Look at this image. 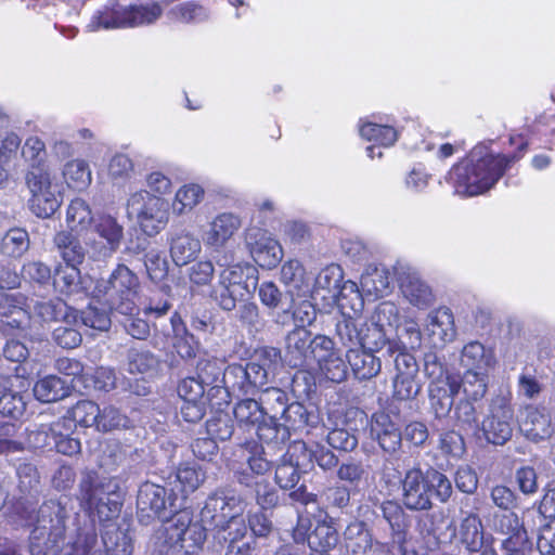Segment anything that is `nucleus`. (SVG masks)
<instances>
[{"mask_svg":"<svg viewBox=\"0 0 555 555\" xmlns=\"http://www.w3.org/2000/svg\"><path fill=\"white\" fill-rule=\"evenodd\" d=\"M29 248V236L21 228L10 229L1 240L0 250L9 257H21Z\"/></svg>","mask_w":555,"mask_h":555,"instance_id":"603ef678","label":"nucleus"},{"mask_svg":"<svg viewBox=\"0 0 555 555\" xmlns=\"http://www.w3.org/2000/svg\"><path fill=\"white\" fill-rule=\"evenodd\" d=\"M457 385L467 399L472 401L480 400L487 392L488 373H483V371H465Z\"/></svg>","mask_w":555,"mask_h":555,"instance_id":"3c124183","label":"nucleus"},{"mask_svg":"<svg viewBox=\"0 0 555 555\" xmlns=\"http://www.w3.org/2000/svg\"><path fill=\"white\" fill-rule=\"evenodd\" d=\"M388 356L395 357L396 375L417 376L418 365L413 354L408 351L403 341L393 339L388 344Z\"/></svg>","mask_w":555,"mask_h":555,"instance_id":"de8ad7c7","label":"nucleus"},{"mask_svg":"<svg viewBox=\"0 0 555 555\" xmlns=\"http://www.w3.org/2000/svg\"><path fill=\"white\" fill-rule=\"evenodd\" d=\"M79 318L83 325L98 331L104 332L111 327L109 314L105 310H100L92 305H89L88 308L80 313L78 312V319Z\"/></svg>","mask_w":555,"mask_h":555,"instance_id":"338daca9","label":"nucleus"},{"mask_svg":"<svg viewBox=\"0 0 555 555\" xmlns=\"http://www.w3.org/2000/svg\"><path fill=\"white\" fill-rule=\"evenodd\" d=\"M455 535L468 552H480L485 544V531L479 515L474 512L462 511V519Z\"/></svg>","mask_w":555,"mask_h":555,"instance_id":"bb28decb","label":"nucleus"},{"mask_svg":"<svg viewBox=\"0 0 555 555\" xmlns=\"http://www.w3.org/2000/svg\"><path fill=\"white\" fill-rule=\"evenodd\" d=\"M236 478L241 485L254 488L256 501L261 508H270L278 504V493L266 477H253L246 470H241L236 473Z\"/></svg>","mask_w":555,"mask_h":555,"instance_id":"ea45409f","label":"nucleus"},{"mask_svg":"<svg viewBox=\"0 0 555 555\" xmlns=\"http://www.w3.org/2000/svg\"><path fill=\"white\" fill-rule=\"evenodd\" d=\"M35 398L44 403L60 401L70 393L69 385L56 375H47L36 382L34 386Z\"/></svg>","mask_w":555,"mask_h":555,"instance_id":"58836bf2","label":"nucleus"},{"mask_svg":"<svg viewBox=\"0 0 555 555\" xmlns=\"http://www.w3.org/2000/svg\"><path fill=\"white\" fill-rule=\"evenodd\" d=\"M245 243L255 262L264 269L275 268L283 258L280 243L263 228L250 225L245 231Z\"/></svg>","mask_w":555,"mask_h":555,"instance_id":"dca6fc26","label":"nucleus"},{"mask_svg":"<svg viewBox=\"0 0 555 555\" xmlns=\"http://www.w3.org/2000/svg\"><path fill=\"white\" fill-rule=\"evenodd\" d=\"M258 402L268 421L259 426V439L264 442L286 440L287 428L278 423L287 406L286 392L276 387H267L261 390Z\"/></svg>","mask_w":555,"mask_h":555,"instance_id":"f8f14e48","label":"nucleus"},{"mask_svg":"<svg viewBox=\"0 0 555 555\" xmlns=\"http://www.w3.org/2000/svg\"><path fill=\"white\" fill-rule=\"evenodd\" d=\"M315 341L317 335L311 337V333L307 328L297 326L285 337V361L292 367L310 365L314 358L312 352Z\"/></svg>","mask_w":555,"mask_h":555,"instance_id":"a211bd4d","label":"nucleus"},{"mask_svg":"<svg viewBox=\"0 0 555 555\" xmlns=\"http://www.w3.org/2000/svg\"><path fill=\"white\" fill-rule=\"evenodd\" d=\"M54 244L65 261V266L78 267L86 257V248L80 241L68 231H60L54 236Z\"/></svg>","mask_w":555,"mask_h":555,"instance_id":"a19ab883","label":"nucleus"},{"mask_svg":"<svg viewBox=\"0 0 555 555\" xmlns=\"http://www.w3.org/2000/svg\"><path fill=\"white\" fill-rule=\"evenodd\" d=\"M269 367L256 361L242 364H231L223 374L224 386L240 396L255 395L261 391L268 383Z\"/></svg>","mask_w":555,"mask_h":555,"instance_id":"ddd939ff","label":"nucleus"},{"mask_svg":"<svg viewBox=\"0 0 555 555\" xmlns=\"http://www.w3.org/2000/svg\"><path fill=\"white\" fill-rule=\"evenodd\" d=\"M206 429L215 441L216 439L224 441L232 437L234 427L229 415L221 413L206 422Z\"/></svg>","mask_w":555,"mask_h":555,"instance_id":"0e129e2a","label":"nucleus"},{"mask_svg":"<svg viewBox=\"0 0 555 555\" xmlns=\"http://www.w3.org/2000/svg\"><path fill=\"white\" fill-rule=\"evenodd\" d=\"M100 416L101 409L95 402L91 400H80L68 411V416L60 418L69 420L70 429H73L75 424L81 427H96Z\"/></svg>","mask_w":555,"mask_h":555,"instance_id":"49530a36","label":"nucleus"},{"mask_svg":"<svg viewBox=\"0 0 555 555\" xmlns=\"http://www.w3.org/2000/svg\"><path fill=\"white\" fill-rule=\"evenodd\" d=\"M495 530L506 537L503 540L506 551H525L529 546L527 530L513 512L496 516Z\"/></svg>","mask_w":555,"mask_h":555,"instance_id":"a878e982","label":"nucleus"},{"mask_svg":"<svg viewBox=\"0 0 555 555\" xmlns=\"http://www.w3.org/2000/svg\"><path fill=\"white\" fill-rule=\"evenodd\" d=\"M241 227L242 220L237 215L233 212L218 214L204 232V243L214 248L223 247Z\"/></svg>","mask_w":555,"mask_h":555,"instance_id":"393cba45","label":"nucleus"},{"mask_svg":"<svg viewBox=\"0 0 555 555\" xmlns=\"http://www.w3.org/2000/svg\"><path fill=\"white\" fill-rule=\"evenodd\" d=\"M401 292L403 297L418 309H427L436 300L431 287L416 274H409L402 280Z\"/></svg>","mask_w":555,"mask_h":555,"instance_id":"473e14b6","label":"nucleus"},{"mask_svg":"<svg viewBox=\"0 0 555 555\" xmlns=\"http://www.w3.org/2000/svg\"><path fill=\"white\" fill-rule=\"evenodd\" d=\"M129 218L134 217L141 231L147 236L160 233L169 222V204L147 190L131 193L126 203Z\"/></svg>","mask_w":555,"mask_h":555,"instance_id":"6e6552de","label":"nucleus"},{"mask_svg":"<svg viewBox=\"0 0 555 555\" xmlns=\"http://www.w3.org/2000/svg\"><path fill=\"white\" fill-rule=\"evenodd\" d=\"M205 197V190L197 183L181 185L175 193L171 209L173 215L181 217L190 214Z\"/></svg>","mask_w":555,"mask_h":555,"instance_id":"4c0bfd02","label":"nucleus"},{"mask_svg":"<svg viewBox=\"0 0 555 555\" xmlns=\"http://www.w3.org/2000/svg\"><path fill=\"white\" fill-rule=\"evenodd\" d=\"M217 539L224 543L242 541L247 534V524L244 516L214 526Z\"/></svg>","mask_w":555,"mask_h":555,"instance_id":"680f3d73","label":"nucleus"},{"mask_svg":"<svg viewBox=\"0 0 555 555\" xmlns=\"http://www.w3.org/2000/svg\"><path fill=\"white\" fill-rule=\"evenodd\" d=\"M144 266L149 278L153 282H160L167 276V261L162 257L160 253L155 249H152L145 254Z\"/></svg>","mask_w":555,"mask_h":555,"instance_id":"774afa93","label":"nucleus"},{"mask_svg":"<svg viewBox=\"0 0 555 555\" xmlns=\"http://www.w3.org/2000/svg\"><path fill=\"white\" fill-rule=\"evenodd\" d=\"M26 297L21 293H0V325L5 330L23 328L30 314Z\"/></svg>","mask_w":555,"mask_h":555,"instance_id":"412c9836","label":"nucleus"},{"mask_svg":"<svg viewBox=\"0 0 555 555\" xmlns=\"http://www.w3.org/2000/svg\"><path fill=\"white\" fill-rule=\"evenodd\" d=\"M364 323L352 319H344L336 325V332L341 343L349 348H360Z\"/></svg>","mask_w":555,"mask_h":555,"instance_id":"bf43d9fd","label":"nucleus"},{"mask_svg":"<svg viewBox=\"0 0 555 555\" xmlns=\"http://www.w3.org/2000/svg\"><path fill=\"white\" fill-rule=\"evenodd\" d=\"M93 228L101 241L90 243L91 257L95 260L112 257L124 240V225L116 217L103 212L95 217Z\"/></svg>","mask_w":555,"mask_h":555,"instance_id":"2eb2a0df","label":"nucleus"},{"mask_svg":"<svg viewBox=\"0 0 555 555\" xmlns=\"http://www.w3.org/2000/svg\"><path fill=\"white\" fill-rule=\"evenodd\" d=\"M70 429L69 420L57 418L53 422L35 423L27 429L26 446L29 449H43L51 447L62 430Z\"/></svg>","mask_w":555,"mask_h":555,"instance_id":"c85d7f7f","label":"nucleus"},{"mask_svg":"<svg viewBox=\"0 0 555 555\" xmlns=\"http://www.w3.org/2000/svg\"><path fill=\"white\" fill-rule=\"evenodd\" d=\"M233 413L241 426H256L259 436V426L268 423L259 402L251 398L241 399L235 403Z\"/></svg>","mask_w":555,"mask_h":555,"instance_id":"a18cd8bd","label":"nucleus"},{"mask_svg":"<svg viewBox=\"0 0 555 555\" xmlns=\"http://www.w3.org/2000/svg\"><path fill=\"white\" fill-rule=\"evenodd\" d=\"M89 204L82 198H74L66 210V223L70 231H82L94 222Z\"/></svg>","mask_w":555,"mask_h":555,"instance_id":"8fccbe9b","label":"nucleus"},{"mask_svg":"<svg viewBox=\"0 0 555 555\" xmlns=\"http://www.w3.org/2000/svg\"><path fill=\"white\" fill-rule=\"evenodd\" d=\"M68 517L69 511L61 501L44 502L37 512L29 535L30 555H104L93 526L66 533ZM103 543L105 555H131V544L121 532L117 533L114 546L105 538Z\"/></svg>","mask_w":555,"mask_h":555,"instance_id":"f257e3e1","label":"nucleus"},{"mask_svg":"<svg viewBox=\"0 0 555 555\" xmlns=\"http://www.w3.org/2000/svg\"><path fill=\"white\" fill-rule=\"evenodd\" d=\"M370 433L372 439L376 440L386 453L392 454L401 447L402 434L398 425L384 412L373 414Z\"/></svg>","mask_w":555,"mask_h":555,"instance_id":"b1692460","label":"nucleus"},{"mask_svg":"<svg viewBox=\"0 0 555 555\" xmlns=\"http://www.w3.org/2000/svg\"><path fill=\"white\" fill-rule=\"evenodd\" d=\"M34 313L42 322L63 320L66 324H76L78 321V311L61 299L36 302Z\"/></svg>","mask_w":555,"mask_h":555,"instance_id":"f704fd0d","label":"nucleus"},{"mask_svg":"<svg viewBox=\"0 0 555 555\" xmlns=\"http://www.w3.org/2000/svg\"><path fill=\"white\" fill-rule=\"evenodd\" d=\"M130 425L127 415L121 413L116 406L107 405L101 410L96 429L103 433L112 431L115 429H125Z\"/></svg>","mask_w":555,"mask_h":555,"instance_id":"052dcab7","label":"nucleus"},{"mask_svg":"<svg viewBox=\"0 0 555 555\" xmlns=\"http://www.w3.org/2000/svg\"><path fill=\"white\" fill-rule=\"evenodd\" d=\"M62 176L66 185L76 191H83L92 181L88 163L79 158L65 163L62 168Z\"/></svg>","mask_w":555,"mask_h":555,"instance_id":"c03bdc74","label":"nucleus"},{"mask_svg":"<svg viewBox=\"0 0 555 555\" xmlns=\"http://www.w3.org/2000/svg\"><path fill=\"white\" fill-rule=\"evenodd\" d=\"M343 272L340 267L331 264L322 269L315 276L309 295L314 301L321 300L326 306L335 304L340 296Z\"/></svg>","mask_w":555,"mask_h":555,"instance_id":"5701e85b","label":"nucleus"},{"mask_svg":"<svg viewBox=\"0 0 555 555\" xmlns=\"http://www.w3.org/2000/svg\"><path fill=\"white\" fill-rule=\"evenodd\" d=\"M177 488L186 498L190 493L195 492L206 480V470L196 462L180 463L176 469Z\"/></svg>","mask_w":555,"mask_h":555,"instance_id":"c9c22d12","label":"nucleus"},{"mask_svg":"<svg viewBox=\"0 0 555 555\" xmlns=\"http://www.w3.org/2000/svg\"><path fill=\"white\" fill-rule=\"evenodd\" d=\"M393 339L386 338L384 327L380 323H364V331L360 348L371 352H377L386 348V353L388 354V344Z\"/></svg>","mask_w":555,"mask_h":555,"instance_id":"4d7b16f0","label":"nucleus"},{"mask_svg":"<svg viewBox=\"0 0 555 555\" xmlns=\"http://www.w3.org/2000/svg\"><path fill=\"white\" fill-rule=\"evenodd\" d=\"M403 504L412 511H426L431 508V496L446 503L452 495L450 479L435 468L423 472L412 468L405 473L402 480Z\"/></svg>","mask_w":555,"mask_h":555,"instance_id":"20e7f679","label":"nucleus"},{"mask_svg":"<svg viewBox=\"0 0 555 555\" xmlns=\"http://www.w3.org/2000/svg\"><path fill=\"white\" fill-rule=\"evenodd\" d=\"M53 287L63 296H72L82 292L80 271L75 266H59L53 275Z\"/></svg>","mask_w":555,"mask_h":555,"instance_id":"37998d69","label":"nucleus"},{"mask_svg":"<svg viewBox=\"0 0 555 555\" xmlns=\"http://www.w3.org/2000/svg\"><path fill=\"white\" fill-rule=\"evenodd\" d=\"M169 253L178 267L186 266L197 259L202 253L199 238L185 228H176L169 232Z\"/></svg>","mask_w":555,"mask_h":555,"instance_id":"aec40b11","label":"nucleus"},{"mask_svg":"<svg viewBox=\"0 0 555 555\" xmlns=\"http://www.w3.org/2000/svg\"><path fill=\"white\" fill-rule=\"evenodd\" d=\"M322 376L334 383H341L348 376V366L335 341L326 335L318 334L312 352Z\"/></svg>","mask_w":555,"mask_h":555,"instance_id":"4468645a","label":"nucleus"},{"mask_svg":"<svg viewBox=\"0 0 555 555\" xmlns=\"http://www.w3.org/2000/svg\"><path fill=\"white\" fill-rule=\"evenodd\" d=\"M163 13L158 3L122 5L117 0H111L98 9L86 25L89 33L132 28L154 23Z\"/></svg>","mask_w":555,"mask_h":555,"instance_id":"39448f33","label":"nucleus"},{"mask_svg":"<svg viewBox=\"0 0 555 555\" xmlns=\"http://www.w3.org/2000/svg\"><path fill=\"white\" fill-rule=\"evenodd\" d=\"M517 153L505 155L493 153L487 145H477L449 171L447 181L461 196H477L492 189L502 176L522 156L528 140L522 133L509 137Z\"/></svg>","mask_w":555,"mask_h":555,"instance_id":"7ed1b4c3","label":"nucleus"},{"mask_svg":"<svg viewBox=\"0 0 555 555\" xmlns=\"http://www.w3.org/2000/svg\"><path fill=\"white\" fill-rule=\"evenodd\" d=\"M178 496L168 491L165 487L145 482L138 492V509L147 517L152 515L166 518L171 513H177L182 505L177 504Z\"/></svg>","mask_w":555,"mask_h":555,"instance_id":"f3484780","label":"nucleus"},{"mask_svg":"<svg viewBox=\"0 0 555 555\" xmlns=\"http://www.w3.org/2000/svg\"><path fill=\"white\" fill-rule=\"evenodd\" d=\"M118 491L116 478L89 472L80 481V504L90 515H96L100 520H109L120 511Z\"/></svg>","mask_w":555,"mask_h":555,"instance_id":"423d86ee","label":"nucleus"},{"mask_svg":"<svg viewBox=\"0 0 555 555\" xmlns=\"http://www.w3.org/2000/svg\"><path fill=\"white\" fill-rule=\"evenodd\" d=\"M424 332L434 347H443L453 341L456 327L451 309L439 307L431 310L426 317Z\"/></svg>","mask_w":555,"mask_h":555,"instance_id":"6ab92c4d","label":"nucleus"},{"mask_svg":"<svg viewBox=\"0 0 555 555\" xmlns=\"http://www.w3.org/2000/svg\"><path fill=\"white\" fill-rule=\"evenodd\" d=\"M313 454L314 444L308 447L306 442L297 440L289 444L283 457L301 472H306L313 466Z\"/></svg>","mask_w":555,"mask_h":555,"instance_id":"5fc2aeb1","label":"nucleus"},{"mask_svg":"<svg viewBox=\"0 0 555 555\" xmlns=\"http://www.w3.org/2000/svg\"><path fill=\"white\" fill-rule=\"evenodd\" d=\"M337 542L336 529L326 522H319L308 538V545L312 552L328 551L335 547Z\"/></svg>","mask_w":555,"mask_h":555,"instance_id":"864d4df0","label":"nucleus"},{"mask_svg":"<svg viewBox=\"0 0 555 555\" xmlns=\"http://www.w3.org/2000/svg\"><path fill=\"white\" fill-rule=\"evenodd\" d=\"M391 273L383 264H369L360 279L363 292L375 297H383L389 293Z\"/></svg>","mask_w":555,"mask_h":555,"instance_id":"72a5a7b5","label":"nucleus"},{"mask_svg":"<svg viewBox=\"0 0 555 555\" xmlns=\"http://www.w3.org/2000/svg\"><path fill=\"white\" fill-rule=\"evenodd\" d=\"M158 365V358L149 350L130 349L128 352V370L131 374L153 373Z\"/></svg>","mask_w":555,"mask_h":555,"instance_id":"6e6d98bb","label":"nucleus"},{"mask_svg":"<svg viewBox=\"0 0 555 555\" xmlns=\"http://www.w3.org/2000/svg\"><path fill=\"white\" fill-rule=\"evenodd\" d=\"M21 157L27 166L26 171L50 170L47 165V146L44 141L38 135H29L25 139L21 147Z\"/></svg>","mask_w":555,"mask_h":555,"instance_id":"e433bc0d","label":"nucleus"},{"mask_svg":"<svg viewBox=\"0 0 555 555\" xmlns=\"http://www.w3.org/2000/svg\"><path fill=\"white\" fill-rule=\"evenodd\" d=\"M224 363L214 357L202 359L196 366L197 377L206 386H211L218 382H223V374L225 369Z\"/></svg>","mask_w":555,"mask_h":555,"instance_id":"13d9d810","label":"nucleus"},{"mask_svg":"<svg viewBox=\"0 0 555 555\" xmlns=\"http://www.w3.org/2000/svg\"><path fill=\"white\" fill-rule=\"evenodd\" d=\"M460 363L466 371L489 373L494 367L496 360L492 349L487 348L480 341L473 340L463 347Z\"/></svg>","mask_w":555,"mask_h":555,"instance_id":"7c9ffc66","label":"nucleus"},{"mask_svg":"<svg viewBox=\"0 0 555 555\" xmlns=\"http://www.w3.org/2000/svg\"><path fill=\"white\" fill-rule=\"evenodd\" d=\"M281 281L286 286L292 301L306 297L310 293V279L302 264L296 259H291L282 266Z\"/></svg>","mask_w":555,"mask_h":555,"instance_id":"c756f323","label":"nucleus"},{"mask_svg":"<svg viewBox=\"0 0 555 555\" xmlns=\"http://www.w3.org/2000/svg\"><path fill=\"white\" fill-rule=\"evenodd\" d=\"M518 423L521 434L534 442L550 438L554 431L547 411L533 405H528L520 412Z\"/></svg>","mask_w":555,"mask_h":555,"instance_id":"4be33fe9","label":"nucleus"},{"mask_svg":"<svg viewBox=\"0 0 555 555\" xmlns=\"http://www.w3.org/2000/svg\"><path fill=\"white\" fill-rule=\"evenodd\" d=\"M457 380L447 378L446 382H431L429 385L430 409L436 418L447 417L453 406L454 396L459 393Z\"/></svg>","mask_w":555,"mask_h":555,"instance_id":"cd10ccee","label":"nucleus"},{"mask_svg":"<svg viewBox=\"0 0 555 555\" xmlns=\"http://www.w3.org/2000/svg\"><path fill=\"white\" fill-rule=\"evenodd\" d=\"M514 408L511 393H500L490 401L488 414L482 421L481 430L486 440L503 446L513 436Z\"/></svg>","mask_w":555,"mask_h":555,"instance_id":"9b49d317","label":"nucleus"},{"mask_svg":"<svg viewBox=\"0 0 555 555\" xmlns=\"http://www.w3.org/2000/svg\"><path fill=\"white\" fill-rule=\"evenodd\" d=\"M257 270L250 264H233L221 270L218 282L212 286L210 297L224 311H232L236 308L237 301L242 300L249 288L247 281L257 280Z\"/></svg>","mask_w":555,"mask_h":555,"instance_id":"1a4fd4ad","label":"nucleus"},{"mask_svg":"<svg viewBox=\"0 0 555 555\" xmlns=\"http://www.w3.org/2000/svg\"><path fill=\"white\" fill-rule=\"evenodd\" d=\"M246 502L232 490H217L205 501L201 511V521L193 522L189 512L177 513L165 528L163 555H194L206 540L204 525L217 526L242 517Z\"/></svg>","mask_w":555,"mask_h":555,"instance_id":"f03ea898","label":"nucleus"},{"mask_svg":"<svg viewBox=\"0 0 555 555\" xmlns=\"http://www.w3.org/2000/svg\"><path fill=\"white\" fill-rule=\"evenodd\" d=\"M170 324L175 335L173 347L177 353L182 359L195 358L199 348V343L193 334L186 331L178 313L171 315Z\"/></svg>","mask_w":555,"mask_h":555,"instance_id":"79ce46f5","label":"nucleus"},{"mask_svg":"<svg viewBox=\"0 0 555 555\" xmlns=\"http://www.w3.org/2000/svg\"><path fill=\"white\" fill-rule=\"evenodd\" d=\"M134 171L132 159L122 153L115 154L108 163V176L114 181L128 180Z\"/></svg>","mask_w":555,"mask_h":555,"instance_id":"69168bd1","label":"nucleus"},{"mask_svg":"<svg viewBox=\"0 0 555 555\" xmlns=\"http://www.w3.org/2000/svg\"><path fill=\"white\" fill-rule=\"evenodd\" d=\"M140 282L126 264H118L107 280L98 281L94 297L104 300L111 310L120 314L138 312L137 297Z\"/></svg>","mask_w":555,"mask_h":555,"instance_id":"0eeeda50","label":"nucleus"},{"mask_svg":"<svg viewBox=\"0 0 555 555\" xmlns=\"http://www.w3.org/2000/svg\"><path fill=\"white\" fill-rule=\"evenodd\" d=\"M281 418L285 421V424H281V426L287 428V438L289 437L291 429L298 430L310 424L307 409L298 402L287 404L285 413L282 414Z\"/></svg>","mask_w":555,"mask_h":555,"instance_id":"e2e57ef3","label":"nucleus"},{"mask_svg":"<svg viewBox=\"0 0 555 555\" xmlns=\"http://www.w3.org/2000/svg\"><path fill=\"white\" fill-rule=\"evenodd\" d=\"M359 132L364 140L384 147L391 146L398 139V132L393 127L371 121L361 122Z\"/></svg>","mask_w":555,"mask_h":555,"instance_id":"09e8293b","label":"nucleus"},{"mask_svg":"<svg viewBox=\"0 0 555 555\" xmlns=\"http://www.w3.org/2000/svg\"><path fill=\"white\" fill-rule=\"evenodd\" d=\"M373 353L362 348H349L347 350L346 358L357 379H371L380 372V359Z\"/></svg>","mask_w":555,"mask_h":555,"instance_id":"2f4dec72","label":"nucleus"},{"mask_svg":"<svg viewBox=\"0 0 555 555\" xmlns=\"http://www.w3.org/2000/svg\"><path fill=\"white\" fill-rule=\"evenodd\" d=\"M25 183L30 193L29 209L39 218H50L63 202L62 184L51 170L26 171Z\"/></svg>","mask_w":555,"mask_h":555,"instance_id":"9d476101","label":"nucleus"}]
</instances>
